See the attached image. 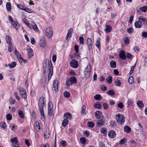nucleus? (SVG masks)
I'll return each instance as SVG.
<instances>
[{
	"mask_svg": "<svg viewBox=\"0 0 147 147\" xmlns=\"http://www.w3.org/2000/svg\"><path fill=\"white\" fill-rule=\"evenodd\" d=\"M140 9L142 11L146 12L147 10V6H144L140 8Z\"/></svg>",
	"mask_w": 147,
	"mask_h": 147,
	"instance_id": "obj_43",
	"label": "nucleus"
},
{
	"mask_svg": "<svg viewBox=\"0 0 147 147\" xmlns=\"http://www.w3.org/2000/svg\"><path fill=\"white\" fill-rule=\"evenodd\" d=\"M124 40L125 45H128L129 43V39L127 37H125L124 39Z\"/></svg>",
	"mask_w": 147,
	"mask_h": 147,
	"instance_id": "obj_55",
	"label": "nucleus"
},
{
	"mask_svg": "<svg viewBox=\"0 0 147 147\" xmlns=\"http://www.w3.org/2000/svg\"><path fill=\"white\" fill-rule=\"evenodd\" d=\"M108 83L111 84L112 82V77L111 76H109L108 78L106 79Z\"/></svg>",
	"mask_w": 147,
	"mask_h": 147,
	"instance_id": "obj_31",
	"label": "nucleus"
},
{
	"mask_svg": "<svg viewBox=\"0 0 147 147\" xmlns=\"http://www.w3.org/2000/svg\"><path fill=\"white\" fill-rule=\"evenodd\" d=\"M102 114V112L99 111H97L95 113V116L96 118L97 119H101Z\"/></svg>",
	"mask_w": 147,
	"mask_h": 147,
	"instance_id": "obj_16",
	"label": "nucleus"
},
{
	"mask_svg": "<svg viewBox=\"0 0 147 147\" xmlns=\"http://www.w3.org/2000/svg\"><path fill=\"white\" fill-rule=\"evenodd\" d=\"M6 42L7 43H11V38L10 36L9 35H7L6 37Z\"/></svg>",
	"mask_w": 147,
	"mask_h": 147,
	"instance_id": "obj_32",
	"label": "nucleus"
},
{
	"mask_svg": "<svg viewBox=\"0 0 147 147\" xmlns=\"http://www.w3.org/2000/svg\"><path fill=\"white\" fill-rule=\"evenodd\" d=\"M69 121L67 119H63L62 122V125L64 127H65L66 125L68 124Z\"/></svg>",
	"mask_w": 147,
	"mask_h": 147,
	"instance_id": "obj_24",
	"label": "nucleus"
},
{
	"mask_svg": "<svg viewBox=\"0 0 147 147\" xmlns=\"http://www.w3.org/2000/svg\"><path fill=\"white\" fill-rule=\"evenodd\" d=\"M17 58L20 63H21L22 62L24 59L22 57L21 55L17 57Z\"/></svg>",
	"mask_w": 147,
	"mask_h": 147,
	"instance_id": "obj_57",
	"label": "nucleus"
},
{
	"mask_svg": "<svg viewBox=\"0 0 147 147\" xmlns=\"http://www.w3.org/2000/svg\"><path fill=\"white\" fill-rule=\"evenodd\" d=\"M73 30L72 28H71L70 29H69L68 31L67 35L70 36L69 38H70L71 37V34Z\"/></svg>",
	"mask_w": 147,
	"mask_h": 147,
	"instance_id": "obj_45",
	"label": "nucleus"
},
{
	"mask_svg": "<svg viewBox=\"0 0 147 147\" xmlns=\"http://www.w3.org/2000/svg\"><path fill=\"white\" fill-rule=\"evenodd\" d=\"M91 70V66H90L88 67H87L85 70L84 71V76L87 79L89 78Z\"/></svg>",
	"mask_w": 147,
	"mask_h": 147,
	"instance_id": "obj_8",
	"label": "nucleus"
},
{
	"mask_svg": "<svg viewBox=\"0 0 147 147\" xmlns=\"http://www.w3.org/2000/svg\"><path fill=\"white\" fill-rule=\"evenodd\" d=\"M86 109V106L84 105H82L81 111V113L82 114H84L85 113V110Z\"/></svg>",
	"mask_w": 147,
	"mask_h": 147,
	"instance_id": "obj_44",
	"label": "nucleus"
},
{
	"mask_svg": "<svg viewBox=\"0 0 147 147\" xmlns=\"http://www.w3.org/2000/svg\"><path fill=\"white\" fill-rule=\"evenodd\" d=\"M39 45L40 47L42 48L45 47L46 45V42L45 41L44 38H42V39L40 40Z\"/></svg>",
	"mask_w": 147,
	"mask_h": 147,
	"instance_id": "obj_17",
	"label": "nucleus"
},
{
	"mask_svg": "<svg viewBox=\"0 0 147 147\" xmlns=\"http://www.w3.org/2000/svg\"><path fill=\"white\" fill-rule=\"evenodd\" d=\"M95 125L94 123L92 121H90L88 122V123L87 125L88 127H93Z\"/></svg>",
	"mask_w": 147,
	"mask_h": 147,
	"instance_id": "obj_36",
	"label": "nucleus"
},
{
	"mask_svg": "<svg viewBox=\"0 0 147 147\" xmlns=\"http://www.w3.org/2000/svg\"><path fill=\"white\" fill-rule=\"evenodd\" d=\"M119 58L123 60H125L126 59L125 53L123 50H121L119 55Z\"/></svg>",
	"mask_w": 147,
	"mask_h": 147,
	"instance_id": "obj_12",
	"label": "nucleus"
},
{
	"mask_svg": "<svg viewBox=\"0 0 147 147\" xmlns=\"http://www.w3.org/2000/svg\"><path fill=\"white\" fill-rule=\"evenodd\" d=\"M111 28L110 25L108 26V25H106L105 28V31L106 32L108 33L110 32L111 31Z\"/></svg>",
	"mask_w": 147,
	"mask_h": 147,
	"instance_id": "obj_30",
	"label": "nucleus"
},
{
	"mask_svg": "<svg viewBox=\"0 0 147 147\" xmlns=\"http://www.w3.org/2000/svg\"><path fill=\"white\" fill-rule=\"evenodd\" d=\"M127 33L129 34H131L134 31V29L132 27H131L127 29Z\"/></svg>",
	"mask_w": 147,
	"mask_h": 147,
	"instance_id": "obj_40",
	"label": "nucleus"
},
{
	"mask_svg": "<svg viewBox=\"0 0 147 147\" xmlns=\"http://www.w3.org/2000/svg\"><path fill=\"white\" fill-rule=\"evenodd\" d=\"M128 81L129 84H133L134 82L133 77L132 76L129 77L128 79Z\"/></svg>",
	"mask_w": 147,
	"mask_h": 147,
	"instance_id": "obj_37",
	"label": "nucleus"
},
{
	"mask_svg": "<svg viewBox=\"0 0 147 147\" xmlns=\"http://www.w3.org/2000/svg\"><path fill=\"white\" fill-rule=\"evenodd\" d=\"M71 84H75L77 83L76 78L75 76L71 77L69 79Z\"/></svg>",
	"mask_w": 147,
	"mask_h": 147,
	"instance_id": "obj_20",
	"label": "nucleus"
},
{
	"mask_svg": "<svg viewBox=\"0 0 147 147\" xmlns=\"http://www.w3.org/2000/svg\"><path fill=\"white\" fill-rule=\"evenodd\" d=\"M74 49L76 53H78L79 50V47L78 45H76L74 46Z\"/></svg>",
	"mask_w": 147,
	"mask_h": 147,
	"instance_id": "obj_63",
	"label": "nucleus"
},
{
	"mask_svg": "<svg viewBox=\"0 0 147 147\" xmlns=\"http://www.w3.org/2000/svg\"><path fill=\"white\" fill-rule=\"evenodd\" d=\"M12 24L13 26L17 30H18V28L20 26V25L18 22L16 21H14L12 22Z\"/></svg>",
	"mask_w": 147,
	"mask_h": 147,
	"instance_id": "obj_15",
	"label": "nucleus"
},
{
	"mask_svg": "<svg viewBox=\"0 0 147 147\" xmlns=\"http://www.w3.org/2000/svg\"><path fill=\"white\" fill-rule=\"evenodd\" d=\"M25 144L28 147H29L30 145V144L28 140L27 139H26L25 141Z\"/></svg>",
	"mask_w": 147,
	"mask_h": 147,
	"instance_id": "obj_60",
	"label": "nucleus"
},
{
	"mask_svg": "<svg viewBox=\"0 0 147 147\" xmlns=\"http://www.w3.org/2000/svg\"><path fill=\"white\" fill-rule=\"evenodd\" d=\"M27 50L28 54V57L30 59L33 56L34 54L33 51L31 48L29 46H27Z\"/></svg>",
	"mask_w": 147,
	"mask_h": 147,
	"instance_id": "obj_9",
	"label": "nucleus"
},
{
	"mask_svg": "<svg viewBox=\"0 0 147 147\" xmlns=\"http://www.w3.org/2000/svg\"><path fill=\"white\" fill-rule=\"evenodd\" d=\"M12 117V116L11 114L9 113L6 116V119L7 120H10L11 119Z\"/></svg>",
	"mask_w": 147,
	"mask_h": 147,
	"instance_id": "obj_47",
	"label": "nucleus"
},
{
	"mask_svg": "<svg viewBox=\"0 0 147 147\" xmlns=\"http://www.w3.org/2000/svg\"><path fill=\"white\" fill-rule=\"evenodd\" d=\"M126 138H123L121 139L119 142V144L121 145L124 144L126 142Z\"/></svg>",
	"mask_w": 147,
	"mask_h": 147,
	"instance_id": "obj_41",
	"label": "nucleus"
},
{
	"mask_svg": "<svg viewBox=\"0 0 147 147\" xmlns=\"http://www.w3.org/2000/svg\"><path fill=\"white\" fill-rule=\"evenodd\" d=\"M117 106L121 109H122L123 107L124 106L122 102H120L118 104Z\"/></svg>",
	"mask_w": 147,
	"mask_h": 147,
	"instance_id": "obj_52",
	"label": "nucleus"
},
{
	"mask_svg": "<svg viewBox=\"0 0 147 147\" xmlns=\"http://www.w3.org/2000/svg\"><path fill=\"white\" fill-rule=\"evenodd\" d=\"M43 68L44 69V73H46L47 71L49 70L48 80L49 81L52 76L53 73V66L51 61H49L48 58L45 59L44 62Z\"/></svg>",
	"mask_w": 147,
	"mask_h": 147,
	"instance_id": "obj_1",
	"label": "nucleus"
},
{
	"mask_svg": "<svg viewBox=\"0 0 147 147\" xmlns=\"http://www.w3.org/2000/svg\"><path fill=\"white\" fill-rule=\"evenodd\" d=\"M34 128L35 129L38 131H39L40 130V124L38 122L36 121L35 123Z\"/></svg>",
	"mask_w": 147,
	"mask_h": 147,
	"instance_id": "obj_19",
	"label": "nucleus"
},
{
	"mask_svg": "<svg viewBox=\"0 0 147 147\" xmlns=\"http://www.w3.org/2000/svg\"><path fill=\"white\" fill-rule=\"evenodd\" d=\"M137 104L139 108H142L144 107V104L142 101L140 100H138L137 101Z\"/></svg>",
	"mask_w": 147,
	"mask_h": 147,
	"instance_id": "obj_27",
	"label": "nucleus"
},
{
	"mask_svg": "<svg viewBox=\"0 0 147 147\" xmlns=\"http://www.w3.org/2000/svg\"><path fill=\"white\" fill-rule=\"evenodd\" d=\"M19 92L22 98L26 99L27 97L26 90L22 87H19Z\"/></svg>",
	"mask_w": 147,
	"mask_h": 147,
	"instance_id": "obj_7",
	"label": "nucleus"
},
{
	"mask_svg": "<svg viewBox=\"0 0 147 147\" xmlns=\"http://www.w3.org/2000/svg\"><path fill=\"white\" fill-rule=\"evenodd\" d=\"M134 25L136 27L138 28H140L142 26V24L140 20H138V21L135 22L134 23Z\"/></svg>",
	"mask_w": 147,
	"mask_h": 147,
	"instance_id": "obj_18",
	"label": "nucleus"
},
{
	"mask_svg": "<svg viewBox=\"0 0 147 147\" xmlns=\"http://www.w3.org/2000/svg\"><path fill=\"white\" fill-rule=\"evenodd\" d=\"M66 85L68 86H69L70 85H72V84H71V82L70 81H69V80H67L66 81Z\"/></svg>",
	"mask_w": 147,
	"mask_h": 147,
	"instance_id": "obj_61",
	"label": "nucleus"
},
{
	"mask_svg": "<svg viewBox=\"0 0 147 147\" xmlns=\"http://www.w3.org/2000/svg\"><path fill=\"white\" fill-rule=\"evenodd\" d=\"M133 103V102L132 100L131 99L128 100L127 101V105L128 106H131L132 104Z\"/></svg>",
	"mask_w": 147,
	"mask_h": 147,
	"instance_id": "obj_56",
	"label": "nucleus"
},
{
	"mask_svg": "<svg viewBox=\"0 0 147 147\" xmlns=\"http://www.w3.org/2000/svg\"><path fill=\"white\" fill-rule=\"evenodd\" d=\"M116 119L118 123L122 124L125 121V118L123 115L119 114L117 115Z\"/></svg>",
	"mask_w": 147,
	"mask_h": 147,
	"instance_id": "obj_5",
	"label": "nucleus"
},
{
	"mask_svg": "<svg viewBox=\"0 0 147 147\" xmlns=\"http://www.w3.org/2000/svg\"><path fill=\"white\" fill-rule=\"evenodd\" d=\"M126 58L127 57L129 59H131L133 57V55L127 52L126 53Z\"/></svg>",
	"mask_w": 147,
	"mask_h": 147,
	"instance_id": "obj_48",
	"label": "nucleus"
},
{
	"mask_svg": "<svg viewBox=\"0 0 147 147\" xmlns=\"http://www.w3.org/2000/svg\"><path fill=\"white\" fill-rule=\"evenodd\" d=\"M23 10L29 13H31L32 12L28 8L25 6Z\"/></svg>",
	"mask_w": 147,
	"mask_h": 147,
	"instance_id": "obj_53",
	"label": "nucleus"
},
{
	"mask_svg": "<svg viewBox=\"0 0 147 147\" xmlns=\"http://www.w3.org/2000/svg\"><path fill=\"white\" fill-rule=\"evenodd\" d=\"M53 33V30L51 28L48 27L45 30V34L46 36L49 38H51L52 37Z\"/></svg>",
	"mask_w": 147,
	"mask_h": 147,
	"instance_id": "obj_6",
	"label": "nucleus"
},
{
	"mask_svg": "<svg viewBox=\"0 0 147 147\" xmlns=\"http://www.w3.org/2000/svg\"><path fill=\"white\" fill-rule=\"evenodd\" d=\"M48 114L50 116L54 115L53 105L51 102H49L48 104Z\"/></svg>",
	"mask_w": 147,
	"mask_h": 147,
	"instance_id": "obj_3",
	"label": "nucleus"
},
{
	"mask_svg": "<svg viewBox=\"0 0 147 147\" xmlns=\"http://www.w3.org/2000/svg\"><path fill=\"white\" fill-rule=\"evenodd\" d=\"M17 138H11V141L12 143H15V144L19 146L20 144V142L18 141Z\"/></svg>",
	"mask_w": 147,
	"mask_h": 147,
	"instance_id": "obj_22",
	"label": "nucleus"
},
{
	"mask_svg": "<svg viewBox=\"0 0 147 147\" xmlns=\"http://www.w3.org/2000/svg\"><path fill=\"white\" fill-rule=\"evenodd\" d=\"M18 114L20 117L22 119L24 118V116L22 111L21 110H19L18 112Z\"/></svg>",
	"mask_w": 147,
	"mask_h": 147,
	"instance_id": "obj_34",
	"label": "nucleus"
},
{
	"mask_svg": "<svg viewBox=\"0 0 147 147\" xmlns=\"http://www.w3.org/2000/svg\"><path fill=\"white\" fill-rule=\"evenodd\" d=\"M32 26L33 29L36 32H38L39 31L38 27L34 23L32 25Z\"/></svg>",
	"mask_w": 147,
	"mask_h": 147,
	"instance_id": "obj_42",
	"label": "nucleus"
},
{
	"mask_svg": "<svg viewBox=\"0 0 147 147\" xmlns=\"http://www.w3.org/2000/svg\"><path fill=\"white\" fill-rule=\"evenodd\" d=\"M44 97H40L38 101V106L39 109L40 111V113L41 119L45 118L44 112V111L43 107L45 105Z\"/></svg>",
	"mask_w": 147,
	"mask_h": 147,
	"instance_id": "obj_2",
	"label": "nucleus"
},
{
	"mask_svg": "<svg viewBox=\"0 0 147 147\" xmlns=\"http://www.w3.org/2000/svg\"><path fill=\"white\" fill-rule=\"evenodd\" d=\"M80 43L83 44L84 43V39L82 37L80 36L79 38Z\"/></svg>",
	"mask_w": 147,
	"mask_h": 147,
	"instance_id": "obj_49",
	"label": "nucleus"
},
{
	"mask_svg": "<svg viewBox=\"0 0 147 147\" xmlns=\"http://www.w3.org/2000/svg\"><path fill=\"white\" fill-rule=\"evenodd\" d=\"M59 82L58 80L55 79L53 82L52 90L54 93H56L58 90Z\"/></svg>",
	"mask_w": 147,
	"mask_h": 147,
	"instance_id": "obj_4",
	"label": "nucleus"
},
{
	"mask_svg": "<svg viewBox=\"0 0 147 147\" xmlns=\"http://www.w3.org/2000/svg\"><path fill=\"white\" fill-rule=\"evenodd\" d=\"M83 134L86 137H88L90 135V132L88 131H84Z\"/></svg>",
	"mask_w": 147,
	"mask_h": 147,
	"instance_id": "obj_58",
	"label": "nucleus"
},
{
	"mask_svg": "<svg viewBox=\"0 0 147 147\" xmlns=\"http://www.w3.org/2000/svg\"><path fill=\"white\" fill-rule=\"evenodd\" d=\"M108 136L110 138H115L116 136L115 131L113 130H111L108 132Z\"/></svg>",
	"mask_w": 147,
	"mask_h": 147,
	"instance_id": "obj_14",
	"label": "nucleus"
},
{
	"mask_svg": "<svg viewBox=\"0 0 147 147\" xmlns=\"http://www.w3.org/2000/svg\"><path fill=\"white\" fill-rule=\"evenodd\" d=\"M124 131L127 133H129L131 131V128L128 126H125L124 127Z\"/></svg>",
	"mask_w": 147,
	"mask_h": 147,
	"instance_id": "obj_26",
	"label": "nucleus"
},
{
	"mask_svg": "<svg viewBox=\"0 0 147 147\" xmlns=\"http://www.w3.org/2000/svg\"><path fill=\"white\" fill-rule=\"evenodd\" d=\"M63 95L65 97L68 98L70 97V94L67 91H65L63 92Z\"/></svg>",
	"mask_w": 147,
	"mask_h": 147,
	"instance_id": "obj_35",
	"label": "nucleus"
},
{
	"mask_svg": "<svg viewBox=\"0 0 147 147\" xmlns=\"http://www.w3.org/2000/svg\"><path fill=\"white\" fill-rule=\"evenodd\" d=\"M61 144L63 147H65L67 145V142L65 141L62 140L61 142Z\"/></svg>",
	"mask_w": 147,
	"mask_h": 147,
	"instance_id": "obj_54",
	"label": "nucleus"
},
{
	"mask_svg": "<svg viewBox=\"0 0 147 147\" xmlns=\"http://www.w3.org/2000/svg\"><path fill=\"white\" fill-rule=\"evenodd\" d=\"M115 83L116 86H119L121 85V82L119 80H117L115 81Z\"/></svg>",
	"mask_w": 147,
	"mask_h": 147,
	"instance_id": "obj_38",
	"label": "nucleus"
},
{
	"mask_svg": "<svg viewBox=\"0 0 147 147\" xmlns=\"http://www.w3.org/2000/svg\"><path fill=\"white\" fill-rule=\"evenodd\" d=\"M106 93L110 96H114L115 94V93L113 90H109L108 92H107Z\"/></svg>",
	"mask_w": 147,
	"mask_h": 147,
	"instance_id": "obj_33",
	"label": "nucleus"
},
{
	"mask_svg": "<svg viewBox=\"0 0 147 147\" xmlns=\"http://www.w3.org/2000/svg\"><path fill=\"white\" fill-rule=\"evenodd\" d=\"M100 132L104 134H107V131L105 128H102L101 129Z\"/></svg>",
	"mask_w": 147,
	"mask_h": 147,
	"instance_id": "obj_50",
	"label": "nucleus"
},
{
	"mask_svg": "<svg viewBox=\"0 0 147 147\" xmlns=\"http://www.w3.org/2000/svg\"><path fill=\"white\" fill-rule=\"evenodd\" d=\"M142 36L145 38H147V32H144L142 33Z\"/></svg>",
	"mask_w": 147,
	"mask_h": 147,
	"instance_id": "obj_64",
	"label": "nucleus"
},
{
	"mask_svg": "<svg viewBox=\"0 0 147 147\" xmlns=\"http://www.w3.org/2000/svg\"><path fill=\"white\" fill-rule=\"evenodd\" d=\"M64 116L66 118L65 119H71L72 118V115L71 114V113H67L64 114Z\"/></svg>",
	"mask_w": 147,
	"mask_h": 147,
	"instance_id": "obj_23",
	"label": "nucleus"
},
{
	"mask_svg": "<svg viewBox=\"0 0 147 147\" xmlns=\"http://www.w3.org/2000/svg\"><path fill=\"white\" fill-rule=\"evenodd\" d=\"M146 19L143 16H140L138 18V20L140 21V20H141L142 22H145V20H146Z\"/></svg>",
	"mask_w": 147,
	"mask_h": 147,
	"instance_id": "obj_59",
	"label": "nucleus"
},
{
	"mask_svg": "<svg viewBox=\"0 0 147 147\" xmlns=\"http://www.w3.org/2000/svg\"><path fill=\"white\" fill-rule=\"evenodd\" d=\"M105 118H102L101 119L98 120V121L96 122V124L98 126H101L105 124Z\"/></svg>",
	"mask_w": 147,
	"mask_h": 147,
	"instance_id": "obj_13",
	"label": "nucleus"
},
{
	"mask_svg": "<svg viewBox=\"0 0 147 147\" xmlns=\"http://www.w3.org/2000/svg\"><path fill=\"white\" fill-rule=\"evenodd\" d=\"M80 143L82 144H85L86 141V138H80Z\"/></svg>",
	"mask_w": 147,
	"mask_h": 147,
	"instance_id": "obj_46",
	"label": "nucleus"
},
{
	"mask_svg": "<svg viewBox=\"0 0 147 147\" xmlns=\"http://www.w3.org/2000/svg\"><path fill=\"white\" fill-rule=\"evenodd\" d=\"M111 67L113 68H115L116 67V62L114 60H112L110 63Z\"/></svg>",
	"mask_w": 147,
	"mask_h": 147,
	"instance_id": "obj_21",
	"label": "nucleus"
},
{
	"mask_svg": "<svg viewBox=\"0 0 147 147\" xmlns=\"http://www.w3.org/2000/svg\"><path fill=\"white\" fill-rule=\"evenodd\" d=\"M16 65L15 62H13L11 63L8 64V65L10 68H12L15 67Z\"/></svg>",
	"mask_w": 147,
	"mask_h": 147,
	"instance_id": "obj_29",
	"label": "nucleus"
},
{
	"mask_svg": "<svg viewBox=\"0 0 147 147\" xmlns=\"http://www.w3.org/2000/svg\"><path fill=\"white\" fill-rule=\"evenodd\" d=\"M87 42L88 47V50L89 51H90L92 49V41L90 38H88L87 39Z\"/></svg>",
	"mask_w": 147,
	"mask_h": 147,
	"instance_id": "obj_11",
	"label": "nucleus"
},
{
	"mask_svg": "<svg viewBox=\"0 0 147 147\" xmlns=\"http://www.w3.org/2000/svg\"><path fill=\"white\" fill-rule=\"evenodd\" d=\"M6 7L7 10L9 11H10L11 9V4L10 2H7L6 4Z\"/></svg>",
	"mask_w": 147,
	"mask_h": 147,
	"instance_id": "obj_25",
	"label": "nucleus"
},
{
	"mask_svg": "<svg viewBox=\"0 0 147 147\" xmlns=\"http://www.w3.org/2000/svg\"><path fill=\"white\" fill-rule=\"evenodd\" d=\"M94 98L97 100H100L101 99V97L100 95H96L94 97Z\"/></svg>",
	"mask_w": 147,
	"mask_h": 147,
	"instance_id": "obj_39",
	"label": "nucleus"
},
{
	"mask_svg": "<svg viewBox=\"0 0 147 147\" xmlns=\"http://www.w3.org/2000/svg\"><path fill=\"white\" fill-rule=\"evenodd\" d=\"M94 106L96 108L100 109L102 105L99 102H97L94 105Z\"/></svg>",
	"mask_w": 147,
	"mask_h": 147,
	"instance_id": "obj_28",
	"label": "nucleus"
},
{
	"mask_svg": "<svg viewBox=\"0 0 147 147\" xmlns=\"http://www.w3.org/2000/svg\"><path fill=\"white\" fill-rule=\"evenodd\" d=\"M110 124L111 126H112L113 127L114 126L116 125V122L115 121H112L110 122Z\"/></svg>",
	"mask_w": 147,
	"mask_h": 147,
	"instance_id": "obj_62",
	"label": "nucleus"
},
{
	"mask_svg": "<svg viewBox=\"0 0 147 147\" xmlns=\"http://www.w3.org/2000/svg\"><path fill=\"white\" fill-rule=\"evenodd\" d=\"M103 107L105 110H107L108 109L109 105L108 104L105 103H104L103 104Z\"/></svg>",
	"mask_w": 147,
	"mask_h": 147,
	"instance_id": "obj_51",
	"label": "nucleus"
},
{
	"mask_svg": "<svg viewBox=\"0 0 147 147\" xmlns=\"http://www.w3.org/2000/svg\"><path fill=\"white\" fill-rule=\"evenodd\" d=\"M71 67L74 68H77L78 66V61L75 59H73L70 62Z\"/></svg>",
	"mask_w": 147,
	"mask_h": 147,
	"instance_id": "obj_10",
	"label": "nucleus"
}]
</instances>
